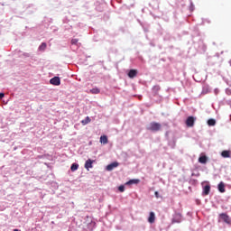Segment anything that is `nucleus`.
<instances>
[{
    "mask_svg": "<svg viewBox=\"0 0 231 231\" xmlns=\"http://www.w3.org/2000/svg\"><path fill=\"white\" fill-rule=\"evenodd\" d=\"M107 142H108V139H107V137H106V135H102L101 137H100V143H107Z\"/></svg>",
    "mask_w": 231,
    "mask_h": 231,
    "instance_id": "nucleus-21",
    "label": "nucleus"
},
{
    "mask_svg": "<svg viewBox=\"0 0 231 231\" xmlns=\"http://www.w3.org/2000/svg\"><path fill=\"white\" fill-rule=\"evenodd\" d=\"M90 93H92V95H98V93H100V89L98 88H91Z\"/></svg>",
    "mask_w": 231,
    "mask_h": 231,
    "instance_id": "nucleus-19",
    "label": "nucleus"
},
{
    "mask_svg": "<svg viewBox=\"0 0 231 231\" xmlns=\"http://www.w3.org/2000/svg\"><path fill=\"white\" fill-rule=\"evenodd\" d=\"M160 89H161V88H160L159 85L153 86L152 88V96L153 97H158V93H159Z\"/></svg>",
    "mask_w": 231,
    "mask_h": 231,
    "instance_id": "nucleus-12",
    "label": "nucleus"
},
{
    "mask_svg": "<svg viewBox=\"0 0 231 231\" xmlns=\"http://www.w3.org/2000/svg\"><path fill=\"white\" fill-rule=\"evenodd\" d=\"M155 221H156V214L151 211L148 217V223L152 225V223H154Z\"/></svg>",
    "mask_w": 231,
    "mask_h": 231,
    "instance_id": "nucleus-9",
    "label": "nucleus"
},
{
    "mask_svg": "<svg viewBox=\"0 0 231 231\" xmlns=\"http://www.w3.org/2000/svg\"><path fill=\"white\" fill-rule=\"evenodd\" d=\"M154 196H155V198L158 199V198H160V193H159L158 191H155V192H154Z\"/></svg>",
    "mask_w": 231,
    "mask_h": 231,
    "instance_id": "nucleus-27",
    "label": "nucleus"
},
{
    "mask_svg": "<svg viewBox=\"0 0 231 231\" xmlns=\"http://www.w3.org/2000/svg\"><path fill=\"white\" fill-rule=\"evenodd\" d=\"M63 23H66V20H63Z\"/></svg>",
    "mask_w": 231,
    "mask_h": 231,
    "instance_id": "nucleus-32",
    "label": "nucleus"
},
{
    "mask_svg": "<svg viewBox=\"0 0 231 231\" xmlns=\"http://www.w3.org/2000/svg\"><path fill=\"white\" fill-rule=\"evenodd\" d=\"M221 156H222V158H230V156H231L230 150H224V151H222Z\"/></svg>",
    "mask_w": 231,
    "mask_h": 231,
    "instance_id": "nucleus-14",
    "label": "nucleus"
},
{
    "mask_svg": "<svg viewBox=\"0 0 231 231\" xmlns=\"http://www.w3.org/2000/svg\"><path fill=\"white\" fill-rule=\"evenodd\" d=\"M210 194V185L207 184L203 187L202 196H208Z\"/></svg>",
    "mask_w": 231,
    "mask_h": 231,
    "instance_id": "nucleus-11",
    "label": "nucleus"
},
{
    "mask_svg": "<svg viewBox=\"0 0 231 231\" xmlns=\"http://www.w3.org/2000/svg\"><path fill=\"white\" fill-rule=\"evenodd\" d=\"M93 163H95V160L88 159L85 162V169L89 171V169H93Z\"/></svg>",
    "mask_w": 231,
    "mask_h": 231,
    "instance_id": "nucleus-6",
    "label": "nucleus"
},
{
    "mask_svg": "<svg viewBox=\"0 0 231 231\" xmlns=\"http://www.w3.org/2000/svg\"><path fill=\"white\" fill-rule=\"evenodd\" d=\"M226 95H228V96L231 95V89L230 88H226Z\"/></svg>",
    "mask_w": 231,
    "mask_h": 231,
    "instance_id": "nucleus-25",
    "label": "nucleus"
},
{
    "mask_svg": "<svg viewBox=\"0 0 231 231\" xmlns=\"http://www.w3.org/2000/svg\"><path fill=\"white\" fill-rule=\"evenodd\" d=\"M207 162H208V157H207V155L205 154H201L199 157V163H207Z\"/></svg>",
    "mask_w": 231,
    "mask_h": 231,
    "instance_id": "nucleus-13",
    "label": "nucleus"
},
{
    "mask_svg": "<svg viewBox=\"0 0 231 231\" xmlns=\"http://www.w3.org/2000/svg\"><path fill=\"white\" fill-rule=\"evenodd\" d=\"M207 124L209 127H214V125H216V119L210 118L208 120Z\"/></svg>",
    "mask_w": 231,
    "mask_h": 231,
    "instance_id": "nucleus-16",
    "label": "nucleus"
},
{
    "mask_svg": "<svg viewBox=\"0 0 231 231\" xmlns=\"http://www.w3.org/2000/svg\"><path fill=\"white\" fill-rule=\"evenodd\" d=\"M219 217L224 221V223H226V225H231L230 217L226 213H221Z\"/></svg>",
    "mask_w": 231,
    "mask_h": 231,
    "instance_id": "nucleus-4",
    "label": "nucleus"
},
{
    "mask_svg": "<svg viewBox=\"0 0 231 231\" xmlns=\"http://www.w3.org/2000/svg\"><path fill=\"white\" fill-rule=\"evenodd\" d=\"M118 190L119 192H125V185H120Z\"/></svg>",
    "mask_w": 231,
    "mask_h": 231,
    "instance_id": "nucleus-23",
    "label": "nucleus"
},
{
    "mask_svg": "<svg viewBox=\"0 0 231 231\" xmlns=\"http://www.w3.org/2000/svg\"><path fill=\"white\" fill-rule=\"evenodd\" d=\"M70 42L73 46H79V39L77 38L72 39Z\"/></svg>",
    "mask_w": 231,
    "mask_h": 231,
    "instance_id": "nucleus-22",
    "label": "nucleus"
},
{
    "mask_svg": "<svg viewBox=\"0 0 231 231\" xmlns=\"http://www.w3.org/2000/svg\"><path fill=\"white\" fill-rule=\"evenodd\" d=\"M127 75L129 79H134L136 75H138V70L134 69H131L128 70Z\"/></svg>",
    "mask_w": 231,
    "mask_h": 231,
    "instance_id": "nucleus-8",
    "label": "nucleus"
},
{
    "mask_svg": "<svg viewBox=\"0 0 231 231\" xmlns=\"http://www.w3.org/2000/svg\"><path fill=\"white\" fill-rule=\"evenodd\" d=\"M89 122H91V118H89V116H87L84 120L81 121V124L83 125H88V124H89Z\"/></svg>",
    "mask_w": 231,
    "mask_h": 231,
    "instance_id": "nucleus-20",
    "label": "nucleus"
},
{
    "mask_svg": "<svg viewBox=\"0 0 231 231\" xmlns=\"http://www.w3.org/2000/svg\"><path fill=\"white\" fill-rule=\"evenodd\" d=\"M118 165H120V163H118V162H111L110 164L106 165V170L108 171H111L114 169H116V167H118Z\"/></svg>",
    "mask_w": 231,
    "mask_h": 231,
    "instance_id": "nucleus-7",
    "label": "nucleus"
},
{
    "mask_svg": "<svg viewBox=\"0 0 231 231\" xmlns=\"http://www.w3.org/2000/svg\"><path fill=\"white\" fill-rule=\"evenodd\" d=\"M181 219H182L181 213L175 212L172 217L171 223H181Z\"/></svg>",
    "mask_w": 231,
    "mask_h": 231,
    "instance_id": "nucleus-3",
    "label": "nucleus"
},
{
    "mask_svg": "<svg viewBox=\"0 0 231 231\" xmlns=\"http://www.w3.org/2000/svg\"><path fill=\"white\" fill-rule=\"evenodd\" d=\"M147 131L152 133H158L162 129V124L156 122H151L148 126H146Z\"/></svg>",
    "mask_w": 231,
    "mask_h": 231,
    "instance_id": "nucleus-1",
    "label": "nucleus"
},
{
    "mask_svg": "<svg viewBox=\"0 0 231 231\" xmlns=\"http://www.w3.org/2000/svg\"><path fill=\"white\" fill-rule=\"evenodd\" d=\"M139 98H142V96H140Z\"/></svg>",
    "mask_w": 231,
    "mask_h": 231,
    "instance_id": "nucleus-33",
    "label": "nucleus"
},
{
    "mask_svg": "<svg viewBox=\"0 0 231 231\" xmlns=\"http://www.w3.org/2000/svg\"><path fill=\"white\" fill-rule=\"evenodd\" d=\"M70 171L75 172V171H79V163L73 162L70 166Z\"/></svg>",
    "mask_w": 231,
    "mask_h": 231,
    "instance_id": "nucleus-17",
    "label": "nucleus"
},
{
    "mask_svg": "<svg viewBox=\"0 0 231 231\" xmlns=\"http://www.w3.org/2000/svg\"><path fill=\"white\" fill-rule=\"evenodd\" d=\"M167 134H169V132H166V136H167Z\"/></svg>",
    "mask_w": 231,
    "mask_h": 231,
    "instance_id": "nucleus-31",
    "label": "nucleus"
},
{
    "mask_svg": "<svg viewBox=\"0 0 231 231\" xmlns=\"http://www.w3.org/2000/svg\"><path fill=\"white\" fill-rule=\"evenodd\" d=\"M217 189L220 191L222 194L226 191L225 189V182L220 181L217 185Z\"/></svg>",
    "mask_w": 231,
    "mask_h": 231,
    "instance_id": "nucleus-15",
    "label": "nucleus"
},
{
    "mask_svg": "<svg viewBox=\"0 0 231 231\" xmlns=\"http://www.w3.org/2000/svg\"><path fill=\"white\" fill-rule=\"evenodd\" d=\"M13 231H21L20 229H14Z\"/></svg>",
    "mask_w": 231,
    "mask_h": 231,
    "instance_id": "nucleus-29",
    "label": "nucleus"
},
{
    "mask_svg": "<svg viewBox=\"0 0 231 231\" xmlns=\"http://www.w3.org/2000/svg\"><path fill=\"white\" fill-rule=\"evenodd\" d=\"M58 31H59V29H57V28L53 29V32H58Z\"/></svg>",
    "mask_w": 231,
    "mask_h": 231,
    "instance_id": "nucleus-28",
    "label": "nucleus"
},
{
    "mask_svg": "<svg viewBox=\"0 0 231 231\" xmlns=\"http://www.w3.org/2000/svg\"><path fill=\"white\" fill-rule=\"evenodd\" d=\"M47 46L48 45L46 44V42H42V44L38 48L39 51H45Z\"/></svg>",
    "mask_w": 231,
    "mask_h": 231,
    "instance_id": "nucleus-18",
    "label": "nucleus"
},
{
    "mask_svg": "<svg viewBox=\"0 0 231 231\" xmlns=\"http://www.w3.org/2000/svg\"><path fill=\"white\" fill-rule=\"evenodd\" d=\"M138 183H140V180L139 179H131L128 181H126L125 183V185H138Z\"/></svg>",
    "mask_w": 231,
    "mask_h": 231,
    "instance_id": "nucleus-10",
    "label": "nucleus"
},
{
    "mask_svg": "<svg viewBox=\"0 0 231 231\" xmlns=\"http://www.w3.org/2000/svg\"><path fill=\"white\" fill-rule=\"evenodd\" d=\"M229 64H230V66H231V60H229Z\"/></svg>",
    "mask_w": 231,
    "mask_h": 231,
    "instance_id": "nucleus-30",
    "label": "nucleus"
},
{
    "mask_svg": "<svg viewBox=\"0 0 231 231\" xmlns=\"http://www.w3.org/2000/svg\"><path fill=\"white\" fill-rule=\"evenodd\" d=\"M196 122V117L189 116L186 119V125L188 127H194V123Z\"/></svg>",
    "mask_w": 231,
    "mask_h": 231,
    "instance_id": "nucleus-2",
    "label": "nucleus"
},
{
    "mask_svg": "<svg viewBox=\"0 0 231 231\" xmlns=\"http://www.w3.org/2000/svg\"><path fill=\"white\" fill-rule=\"evenodd\" d=\"M50 84L52 86H60V78L55 76L50 79Z\"/></svg>",
    "mask_w": 231,
    "mask_h": 231,
    "instance_id": "nucleus-5",
    "label": "nucleus"
},
{
    "mask_svg": "<svg viewBox=\"0 0 231 231\" xmlns=\"http://www.w3.org/2000/svg\"><path fill=\"white\" fill-rule=\"evenodd\" d=\"M189 10L190 12H194V3H192V0H189Z\"/></svg>",
    "mask_w": 231,
    "mask_h": 231,
    "instance_id": "nucleus-24",
    "label": "nucleus"
},
{
    "mask_svg": "<svg viewBox=\"0 0 231 231\" xmlns=\"http://www.w3.org/2000/svg\"><path fill=\"white\" fill-rule=\"evenodd\" d=\"M5 98V93L1 92L0 93V100H3Z\"/></svg>",
    "mask_w": 231,
    "mask_h": 231,
    "instance_id": "nucleus-26",
    "label": "nucleus"
}]
</instances>
